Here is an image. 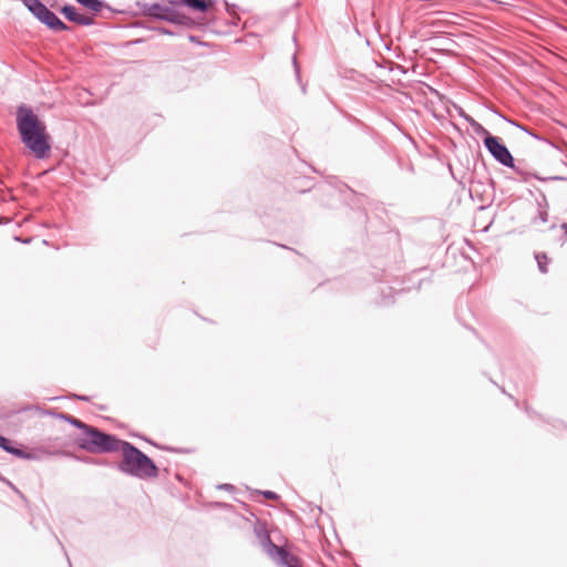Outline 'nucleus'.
Masks as SVG:
<instances>
[{"label":"nucleus","mask_w":567,"mask_h":567,"mask_svg":"<svg viewBox=\"0 0 567 567\" xmlns=\"http://www.w3.org/2000/svg\"><path fill=\"white\" fill-rule=\"evenodd\" d=\"M17 130L21 143L38 159H44L51 153V136L47 125L30 106L19 105L16 112Z\"/></svg>","instance_id":"obj_1"},{"label":"nucleus","mask_w":567,"mask_h":567,"mask_svg":"<svg viewBox=\"0 0 567 567\" xmlns=\"http://www.w3.org/2000/svg\"><path fill=\"white\" fill-rule=\"evenodd\" d=\"M117 452L122 453V460L116 464V468L121 473L138 480L158 476V467L155 462L133 443L121 440Z\"/></svg>","instance_id":"obj_2"},{"label":"nucleus","mask_w":567,"mask_h":567,"mask_svg":"<svg viewBox=\"0 0 567 567\" xmlns=\"http://www.w3.org/2000/svg\"><path fill=\"white\" fill-rule=\"evenodd\" d=\"M121 440L115 434L86 424L83 431L74 437V444L80 450L92 454H111L117 452Z\"/></svg>","instance_id":"obj_3"},{"label":"nucleus","mask_w":567,"mask_h":567,"mask_svg":"<svg viewBox=\"0 0 567 567\" xmlns=\"http://www.w3.org/2000/svg\"><path fill=\"white\" fill-rule=\"evenodd\" d=\"M136 4L141 8L142 14L145 17H150L159 21H166L176 25H184L187 28H193L196 25V22L193 18L177 9L167 7L166 4L146 2H137Z\"/></svg>","instance_id":"obj_4"},{"label":"nucleus","mask_w":567,"mask_h":567,"mask_svg":"<svg viewBox=\"0 0 567 567\" xmlns=\"http://www.w3.org/2000/svg\"><path fill=\"white\" fill-rule=\"evenodd\" d=\"M32 16L53 32L68 31L70 28L41 0H22Z\"/></svg>","instance_id":"obj_5"},{"label":"nucleus","mask_w":567,"mask_h":567,"mask_svg":"<svg viewBox=\"0 0 567 567\" xmlns=\"http://www.w3.org/2000/svg\"><path fill=\"white\" fill-rule=\"evenodd\" d=\"M484 146L489 155L501 165L505 167H514V157L508 147L497 136L487 137Z\"/></svg>","instance_id":"obj_6"},{"label":"nucleus","mask_w":567,"mask_h":567,"mask_svg":"<svg viewBox=\"0 0 567 567\" xmlns=\"http://www.w3.org/2000/svg\"><path fill=\"white\" fill-rule=\"evenodd\" d=\"M277 565L281 567H300V563L297 556L291 554L285 547L276 545V549H272L267 554Z\"/></svg>","instance_id":"obj_7"},{"label":"nucleus","mask_w":567,"mask_h":567,"mask_svg":"<svg viewBox=\"0 0 567 567\" xmlns=\"http://www.w3.org/2000/svg\"><path fill=\"white\" fill-rule=\"evenodd\" d=\"M60 13L70 22L83 25V27H90L94 24V19L92 17H86L83 14H80L76 10V8L72 4H64L60 8Z\"/></svg>","instance_id":"obj_8"},{"label":"nucleus","mask_w":567,"mask_h":567,"mask_svg":"<svg viewBox=\"0 0 567 567\" xmlns=\"http://www.w3.org/2000/svg\"><path fill=\"white\" fill-rule=\"evenodd\" d=\"M422 282H423V280L419 279L417 285H414L413 289L419 290L422 286ZM411 289H412L411 286L403 287L401 289H395L393 287H386L388 292L385 293V291L383 289L381 290L382 296H381V299L378 300V303L380 306H390L394 302V300H393L394 295H398L405 290H411Z\"/></svg>","instance_id":"obj_9"},{"label":"nucleus","mask_w":567,"mask_h":567,"mask_svg":"<svg viewBox=\"0 0 567 567\" xmlns=\"http://www.w3.org/2000/svg\"><path fill=\"white\" fill-rule=\"evenodd\" d=\"M254 530L259 545L266 554L270 553L272 549H276V545L272 543L269 532L264 525H256Z\"/></svg>","instance_id":"obj_10"},{"label":"nucleus","mask_w":567,"mask_h":567,"mask_svg":"<svg viewBox=\"0 0 567 567\" xmlns=\"http://www.w3.org/2000/svg\"><path fill=\"white\" fill-rule=\"evenodd\" d=\"M182 7L199 13L208 12L216 3L215 0H182Z\"/></svg>","instance_id":"obj_11"},{"label":"nucleus","mask_w":567,"mask_h":567,"mask_svg":"<svg viewBox=\"0 0 567 567\" xmlns=\"http://www.w3.org/2000/svg\"><path fill=\"white\" fill-rule=\"evenodd\" d=\"M511 169H513L517 175H519L522 177V179L524 182H527L529 181L530 178H536L538 181H564L566 179L565 177H561V176H551V177H548V178H543L540 176H538L537 174H534V173H530L528 171H526L520 163L516 164V162L514 161V167H509Z\"/></svg>","instance_id":"obj_12"},{"label":"nucleus","mask_w":567,"mask_h":567,"mask_svg":"<svg viewBox=\"0 0 567 567\" xmlns=\"http://www.w3.org/2000/svg\"><path fill=\"white\" fill-rule=\"evenodd\" d=\"M11 455L21 458V460H39V455L34 451H29L27 447H24L22 444L17 443L16 447L13 449Z\"/></svg>","instance_id":"obj_13"},{"label":"nucleus","mask_w":567,"mask_h":567,"mask_svg":"<svg viewBox=\"0 0 567 567\" xmlns=\"http://www.w3.org/2000/svg\"><path fill=\"white\" fill-rule=\"evenodd\" d=\"M81 6L92 10L93 12H101L103 9H107L113 12V9L104 3L102 0H76Z\"/></svg>","instance_id":"obj_14"},{"label":"nucleus","mask_w":567,"mask_h":567,"mask_svg":"<svg viewBox=\"0 0 567 567\" xmlns=\"http://www.w3.org/2000/svg\"><path fill=\"white\" fill-rule=\"evenodd\" d=\"M534 257L537 261L538 270L542 274H547L548 265L550 262V259L548 258L547 254L546 252H535Z\"/></svg>","instance_id":"obj_15"},{"label":"nucleus","mask_w":567,"mask_h":567,"mask_svg":"<svg viewBox=\"0 0 567 567\" xmlns=\"http://www.w3.org/2000/svg\"><path fill=\"white\" fill-rule=\"evenodd\" d=\"M468 125L472 127L474 133L478 136L483 137V142L487 140V137H492L493 134H491L481 123H478L476 120H471Z\"/></svg>","instance_id":"obj_16"},{"label":"nucleus","mask_w":567,"mask_h":567,"mask_svg":"<svg viewBox=\"0 0 567 567\" xmlns=\"http://www.w3.org/2000/svg\"><path fill=\"white\" fill-rule=\"evenodd\" d=\"M468 125L472 127L474 133L478 136L483 137V142L487 140V137H492L493 134H491L481 123H478L476 120H471Z\"/></svg>","instance_id":"obj_17"},{"label":"nucleus","mask_w":567,"mask_h":567,"mask_svg":"<svg viewBox=\"0 0 567 567\" xmlns=\"http://www.w3.org/2000/svg\"><path fill=\"white\" fill-rule=\"evenodd\" d=\"M506 122L511 123L512 125H515L516 127L520 128L522 131H524L525 133H527L528 135H530L535 140H538V141H544V142H547V140L545 137H542L540 135H538L536 132L529 130L528 127L513 121V120H509V118H506L504 116H502Z\"/></svg>","instance_id":"obj_18"},{"label":"nucleus","mask_w":567,"mask_h":567,"mask_svg":"<svg viewBox=\"0 0 567 567\" xmlns=\"http://www.w3.org/2000/svg\"><path fill=\"white\" fill-rule=\"evenodd\" d=\"M16 442L0 434V449L11 454L13 449L16 447Z\"/></svg>","instance_id":"obj_19"},{"label":"nucleus","mask_w":567,"mask_h":567,"mask_svg":"<svg viewBox=\"0 0 567 567\" xmlns=\"http://www.w3.org/2000/svg\"><path fill=\"white\" fill-rule=\"evenodd\" d=\"M548 210L543 207L542 209H537V215L532 218L530 223L533 225H537L538 223L545 224L548 221Z\"/></svg>","instance_id":"obj_20"},{"label":"nucleus","mask_w":567,"mask_h":567,"mask_svg":"<svg viewBox=\"0 0 567 567\" xmlns=\"http://www.w3.org/2000/svg\"><path fill=\"white\" fill-rule=\"evenodd\" d=\"M66 423L71 424L72 426L76 427L78 430H80L81 432L83 431V429L86 426V423H84L83 421H81L80 419H76L72 415H68L66 417Z\"/></svg>","instance_id":"obj_21"},{"label":"nucleus","mask_w":567,"mask_h":567,"mask_svg":"<svg viewBox=\"0 0 567 567\" xmlns=\"http://www.w3.org/2000/svg\"><path fill=\"white\" fill-rule=\"evenodd\" d=\"M536 205L537 209H542L544 207V209L548 210L549 205L546 195L543 192H540L539 197L536 198Z\"/></svg>","instance_id":"obj_22"},{"label":"nucleus","mask_w":567,"mask_h":567,"mask_svg":"<svg viewBox=\"0 0 567 567\" xmlns=\"http://www.w3.org/2000/svg\"><path fill=\"white\" fill-rule=\"evenodd\" d=\"M78 460H80L83 463L91 464V465H105L106 464V462L100 461V460H95V458H93L91 456L78 457Z\"/></svg>","instance_id":"obj_23"},{"label":"nucleus","mask_w":567,"mask_h":567,"mask_svg":"<svg viewBox=\"0 0 567 567\" xmlns=\"http://www.w3.org/2000/svg\"><path fill=\"white\" fill-rule=\"evenodd\" d=\"M151 30H153V31H155V32H157L159 34H166V35H174L175 34L172 30H169V29H167L165 27H154V28H151Z\"/></svg>","instance_id":"obj_24"},{"label":"nucleus","mask_w":567,"mask_h":567,"mask_svg":"<svg viewBox=\"0 0 567 567\" xmlns=\"http://www.w3.org/2000/svg\"><path fill=\"white\" fill-rule=\"evenodd\" d=\"M45 413L51 415V416H53V417H55V419L62 420L64 422L66 421V417L69 415L66 413H61V412H55V411H47Z\"/></svg>","instance_id":"obj_25"},{"label":"nucleus","mask_w":567,"mask_h":567,"mask_svg":"<svg viewBox=\"0 0 567 567\" xmlns=\"http://www.w3.org/2000/svg\"><path fill=\"white\" fill-rule=\"evenodd\" d=\"M265 498L267 499H278L279 496L277 493L272 492V491H260L259 492Z\"/></svg>","instance_id":"obj_26"},{"label":"nucleus","mask_w":567,"mask_h":567,"mask_svg":"<svg viewBox=\"0 0 567 567\" xmlns=\"http://www.w3.org/2000/svg\"><path fill=\"white\" fill-rule=\"evenodd\" d=\"M164 1L166 2L167 7H172L177 10L183 4L182 0H164Z\"/></svg>","instance_id":"obj_27"},{"label":"nucleus","mask_w":567,"mask_h":567,"mask_svg":"<svg viewBox=\"0 0 567 567\" xmlns=\"http://www.w3.org/2000/svg\"><path fill=\"white\" fill-rule=\"evenodd\" d=\"M218 489H224V491H228V492H233L235 489V486L231 485V484H228V483H224V484H219L217 486Z\"/></svg>","instance_id":"obj_28"},{"label":"nucleus","mask_w":567,"mask_h":567,"mask_svg":"<svg viewBox=\"0 0 567 567\" xmlns=\"http://www.w3.org/2000/svg\"><path fill=\"white\" fill-rule=\"evenodd\" d=\"M458 114L461 117H463L466 121L467 124L470 123L471 120H473V117L471 115H468L467 113H465L463 109H460Z\"/></svg>","instance_id":"obj_29"},{"label":"nucleus","mask_w":567,"mask_h":567,"mask_svg":"<svg viewBox=\"0 0 567 567\" xmlns=\"http://www.w3.org/2000/svg\"><path fill=\"white\" fill-rule=\"evenodd\" d=\"M72 398H74L75 400L83 401V402L90 401V396H87V395L72 394Z\"/></svg>","instance_id":"obj_30"},{"label":"nucleus","mask_w":567,"mask_h":567,"mask_svg":"<svg viewBox=\"0 0 567 567\" xmlns=\"http://www.w3.org/2000/svg\"><path fill=\"white\" fill-rule=\"evenodd\" d=\"M560 227L564 230L561 243L565 244L567 241V223H563Z\"/></svg>","instance_id":"obj_31"},{"label":"nucleus","mask_w":567,"mask_h":567,"mask_svg":"<svg viewBox=\"0 0 567 567\" xmlns=\"http://www.w3.org/2000/svg\"><path fill=\"white\" fill-rule=\"evenodd\" d=\"M365 200H367V198L363 195H359L358 196V207L362 208L364 203H365Z\"/></svg>","instance_id":"obj_32"},{"label":"nucleus","mask_w":567,"mask_h":567,"mask_svg":"<svg viewBox=\"0 0 567 567\" xmlns=\"http://www.w3.org/2000/svg\"><path fill=\"white\" fill-rule=\"evenodd\" d=\"M292 63H293V66H295L296 74H297V76H299V69H298L296 55H293V58H292Z\"/></svg>","instance_id":"obj_33"},{"label":"nucleus","mask_w":567,"mask_h":567,"mask_svg":"<svg viewBox=\"0 0 567 567\" xmlns=\"http://www.w3.org/2000/svg\"><path fill=\"white\" fill-rule=\"evenodd\" d=\"M235 9V6L234 4H229L228 2H226V11L231 14L233 11Z\"/></svg>","instance_id":"obj_34"},{"label":"nucleus","mask_w":567,"mask_h":567,"mask_svg":"<svg viewBox=\"0 0 567 567\" xmlns=\"http://www.w3.org/2000/svg\"><path fill=\"white\" fill-rule=\"evenodd\" d=\"M14 239H16V240H18V241H21V243H23V244H29V243L31 241V238H28V239H21V238H20V237H18V236H16V237H14Z\"/></svg>","instance_id":"obj_35"},{"label":"nucleus","mask_w":567,"mask_h":567,"mask_svg":"<svg viewBox=\"0 0 567 567\" xmlns=\"http://www.w3.org/2000/svg\"><path fill=\"white\" fill-rule=\"evenodd\" d=\"M188 39H189V41H192V42H198V40H197V37H196V35H189V38H188Z\"/></svg>","instance_id":"obj_36"},{"label":"nucleus","mask_w":567,"mask_h":567,"mask_svg":"<svg viewBox=\"0 0 567 567\" xmlns=\"http://www.w3.org/2000/svg\"><path fill=\"white\" fill-rule=\"evenodd\" d=\"M424 269H419L417 271L413 272V276H416L417 274L422 272Z\"/></svg>","instance_id":"obj_37"},{"label":"nucleus","mask_w":567,"mask_h":567,"mask_svg":"<svg viewBox=\"0 0 567 567\" xmlns=\"http://www.w3.org/2000/svg\"><path fill=\"white\" fill-rule=\"evenodd\" d=\"M278 246L281 247V248H285V249H289V247H287L285 245H278ZM290 250H292V249L290 248Z\"/></svg>","instance_id":"obj_38"},{"label":"nucleus","mask_w":567,"mask_h":567,"mask_svg":"<svg viewBox=\"0 0 567 567\" xmlns=\"http://www.w3.org/2000/svg\"><path fill=\"white\" fill-rule=\"evenodd\" d=\"M526 412L528 413V415H530V412H529V409L528 406L525 408Z\"/></svg>","instance_id":"obj_39"},{"label":"nucleus","mask_w":567,"mask_h":567,"mask_svg":"<svg viewBox=\"0 0 567 567\" xmlns=\"http://www.w3.org/2000/svg\"><path fill=\"white\" fill-rule=\"evenodd\" d=\"M494 114L502 116L497 111L493 110Z\"/></svg>","instance_id":"obj_40"}]
</instances>
